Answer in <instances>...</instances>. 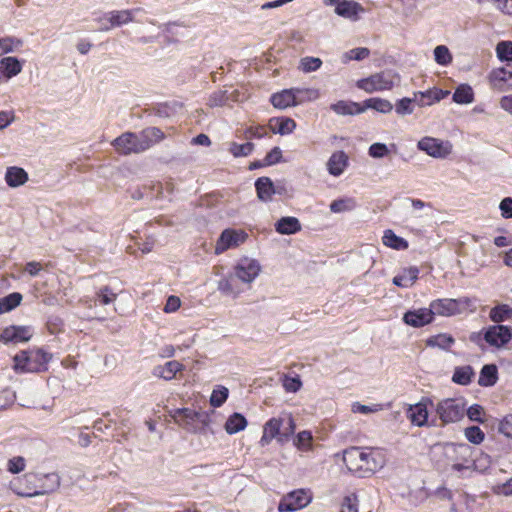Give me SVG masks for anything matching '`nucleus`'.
I'll return each instance as SVG.
<instances>
[{
  "mask_svg": "<svg viewBox=\"0 0 512 512\" xmlns=\"http://www.w3.org/2000/svg\"><path fill=\"white\" fill-rule=\"evenodd\" d=\"M435 411L443 425L456 423L465 415L466 402L463 398H446L436 404Z\"/></svg>",
  "mask_w": 512,
  "mask_h": 512,
  "instance_id": "nucleus-3",
  "label": "nucleus"
},
{
  "mask_svg": "<svg viewBox=\"0 0 512 512\" xmlns=\"http://www.w3.org/2000/svg\"><path fill=\"white\" fill-rule=\"evenodd\" d=\"M311 501L310 495L303 490L293 491L282 498L278 505L279 512H293L307 506Z\"/></svg>",
  "mask_w": 512,
  "mask_h": 512,
  "instance_id": "nucleus-6",
  "label": "nucleus"
},
{
  "mask_svg": "<svg viewBox=\"0 0 512 512\" xmlns=\"http://www.w3.org/2000/svg\"><path fill=\"white\" fill-rule=\"evenodd\" d=\"M141 139L147 142V149L150 148L153 144L158 143L162 139H164V133L157 127H149L144 129L140 133Z\"/></svg>",
  "mask_w": 512,
  "mask_h": 512,
  "instance_id": "nucleus-37",
  "label": "nucleus"
},
{
  "mask_svg": "<svg viewBox=\"0 0 512 512\" xmlns=\"http://www.w3.org/2000/svg\"><path fill=\"white\" fill-rule=\"evenodd\" d=\"M499 432L505 435L508 438H512V417L511 418H504L498 428Z\"/></svg>",
  "mask_w": 512,
  "mask_h": 512,
  "instance_id": "nucleus-61",
  "label": "nucleus"
},
{
  "mask_svg": "<svg viewBox=\"0 0 512 512\" xmlns=\"http://www.w3.org/2000/svg\"><path fill=\"white\" fill-rule=\"evenodd\" d=\"M364 103L365 107L372 108L381 113H389L393 109L392 104L388 100L382 98H370Z\"/></svg>",
  "mask_w": 512,
  "mask_h": 512,
  "instance_id": "nucleus-39",
  "label": "nucleus"
},
{
  "mask_svg": "<svg viewBox=\"0 0 512 512\" xmlns=\"http://www.w3.org/2000/svg\"><path fill=\"white\" fill-rule=\"evenodd\" d=\"M22 300V295L18 292L11 293L0 299V314L11 311L17 307Z\"/></svg>",
  "mask_w": 512,
  "mask_h": 512,
  "instance_id": "nucleus-38",
  "label": "nucleus"
},
{
  "mask_svg": "<svg viewBox=\"0 0 512 512\" xmlns=\"http://www.w3.org/2000/svg\"><path fill=\"white\" fill-rule=\"evenodd\" d=\"M282 159V151L279 147H274L265 157L264 164L267 166L279 163Z\"/></svg>",
  "mask_w": 512,
  "mask_h": 512,
  "instance_id": "nucleus-59",
  "label": "nucleus"
},
{
  "mask_svg": "<svg viewBox=\"0 0 512 512\" xmlns=\"http://www.w3.org/2000/svg\"><path fill=\"white\" fill-rule=\"evenodd\" d=\"M430 311L432 316H452L460 312L459 302L454 299H438L431 302Z\"/></svg>",
  "mask_w": 512,
  "mask_h": 512,
  "instance_id": "nucleus-11",
  "label": "nucleus"
},
{
  "mask_svg": "<svg viewBox=\"0 0 512 512\" xmlns=\"http://www.w3.org/2000/svg\"><path fill=\"white\" fill-rule=\"evenodd\" d=\"M24 468H25V460L23 457H20V456L14 457V458L10 459L8 462V470L13 474L23 471Z\"/></svg>",
  "mask_w": 512,
  "mask_h": 512,
  "instance_id": "nucleus-58",
  "label": "nucleus"
},
{
  "mask_svg": "<svg viewBox=\"0 0 512 512\" xmlns=\"http://www.w3.org/2000/svg\"><path fill=\"white\" fill-rule=\"evenodd\" d=\"M295 95V106L304 102L314 101L320 96L316 88H293Z\"/></svg>",
  "mask_w": 512,
  "mask_h": 512,
  "instance_id": "nucleus-28",
  "label": "nucleus"
},
{
  "mask_svg": "<svg viewBox=\"0 0 512 512\" xmlns=\"http://www.w3.org/2000/svg\"><path fill=\"white\" fill-rule=\"evenodd\" d=\"M362 11V6L355 1L342 0L337 2V6L335 7L337 15L352 20H357L359 12Z\"/></svg>",
  "mask_w": 512,
  "mask_h": 512,
  "instance_id": "nucleus-15",
  "label": "nucleus"
},
{
  "mask_svg": "<svg viewBox=\"0 0 512 512\" xmlns=\"http://www.w3.org/2000/svg\"><path fill=\"white\" fill-rule=\"evenodd\" d=\"M489 79L494 88L503 90L504 84L512 79V66L507 65L506 67L494 69L490 73Z\"/></svg>",
  "mask_w": 512,
  "mask_h": 512,
  "instance_id": "nucleus-17",
  "label": "nucleus"
},
{
  "mask_svg": "<svg viewBox=\"0 0 512 512\" xmlns=\"http://www.w3.org/2000/svg\"><path fill=\"white\" fill-rule=\"evenodd\" d=\"M147 142L141 139L140 134L124 133L114 140L116 150L124 155L139 153L147 150Z\"/></svg>",
  "mask_w": 512,
  "mask_h": 512,
  "instance_id": "nucleus-5",
  "label": "nucleus"
},
{
  "mask_svg": "<svg viewBox=\"0 0 512 512\" xmlns=\"http://www.w3.org/2000/svg\"><path fill=\"white\" fill-rule=\"evenodd\" d=\"M141 139L147 142V149L150 148L153 144L158 143L162 139H164V133L157 127H149L144 129L140 133Z\"/></svg>",
  "mask_w": 512,
  "mask_h": 512,
  "instance_id": "nucleus-36",
  "label": "nucleus"
},
{
  "mask_svg": "<svg viewBox=\"0 0 512 512\" xmlns=\"http://www.w3.org/2000/svg\"><path fill=\"white\" fill-rule=\"evenodd\" d=\"M228 100L227 91H216L209 98V105L211 107H217L224 105Z\"/></svg>",
  "mask_w": 512,
  "mask_h": 512,
  "instance_id": "nucleus-56",
  "label": "nucleus"
},
{
  "mask_svg": "<svg viewBox=\"0 0 512 512\" xmlns=\"http://www.w3.org/2000/svg\"><path fill=\"white\" fill-rule=\"evenodd\" d=\"M51 355L43 349L21 351L14 357V369L23 372H41L47 370Z\"/></svg>",
  "mask_w": 512,
  "mask_h": 512,
  "instance_id": "nucleus-2",
  "label": "nucleus"
},
{
  "mask_svg": "<svg viewBox=\"0 0 512 512\" xmlns=\"http://www.w3.org/2000/svg\"><path fill=\"white\" fill-rule=\"evenodd\" d=\"M412 99L411 98H403L396 104V112L398 114H411L413 109L411 107Z\"/></svg>",
  "mask_w": 512,
  "mask_h": 512,
  "instance_id": "nucleus-60",
  "label": "nucleus"
},
{
  "mask_svg": "<svg viewBox=\"0 0 512 512\" xmlns=\"http://www.w3.org/2000/svg\"><path fill=\"white\" fill-rule=\"evenodd\" d=\"M234 280H235L234 275H230L227 278L221 279L218 282L219 291H221L222 293H224L226 295H237L238 291L235 288Z\"/></svg>",
  "mask_w": 512,
  "mask_h": 512,
  "instance_id": "nucleus-49",
  "label": "nucleus"
},
{
  "mask_svg": "<svg viewBox=\"0 0 512 512\" xmlns=\"http://www.w3.org/2000/svg\"><path fill=\"white\" fill-rule=\"evenodd\" d=\"M433 316L430 308H421L418 310L408 311L404 314L403 321L413 327H422L431 323Z\"/></svg>",
  "mask_w": 512,
  "mask_h": 512,
  "instance_id": "nucleus-12",
  "label": "nucleus"
},
{
  "mask_svg": "<svg viewBox=\"0 0 512 512\" xmlns=\"http://www.w3.org/2000/svg\"><path fill=\"white\" fill-rule=\"evenodd\" d=\"M465 436L469 442L480 444L484 440V432L478 426H471L465 429Z\"/></svg>",
  "mask_w": 512,
  "mask_h": 512,
  "instance_id": "nucleus-50",
  "label": "nucleus"
},
{
  "mask_svg": "<svg viewBox=\"0 0 512 512\" xmlns=\"http://www.w3.org/2000/svg\"><path fill=\"white\" fill-rule=\"evenodd\" d=\"M497 56L502 61H512V42L502 41L496 47Z\"/></svg>",
  "mask_w": 512,
  "mask_h": 512,
  "instance_id": "nucleus-48",
  "label": "nucleus"
},
{
  "mask_svg": "<svg viewBox=\"0 0 512 512\" xmlns=\"http://www.w3.org/2000/svg\"><path fill=\"white\" fill-rule=\"evenodd\" d=\"M346 467L361 477L375 473L385 465V459L379 452L350 447L343 452Z\"/></svg>",
  "mask_w": 512,
  "mask_h": 512,
  "instance_id": "nucleus-1",
  "label": "nucleus"
},
{
  "mask_svg": "<svg viewBox=\"0 0 512 512\" xmlns=\"http://www.w3.org/2000/svg\"><path fill=\"white\" fill-rule=\"evenodd\" d=\"M500 210L503 217L512 218V198H504L500 203Z\"/></svg>",
  "mask_w": 512,
  "mask_h": 512,
  "instance_id": "nucleus-64",
  "label": "nucleus"
},
{
  "mask_svg": "<svg viewBox=\"0 0 512 512\" xmlns=\"http://www.w3.org/2000/svg\"><path fill=\"white\" fill-rule=\"evenodd\" d=\"M132 20L131 12L128 10L112 12L108 18L110 26H119Z\"/></svg>",
  "mask_w": 512,
  "mask_h": 512,
  "instance_id": "nucleus-45",
  "label": "nucleus"
},
{
  "mask_svg": "<svg viewBox=\"0 0 512 512\" xmlns=\"http://www.w3.org/2000/svg\"><path fill=\"white\" fill-rule=\"evenodd\" d=\"M5 180L8 186L18 187L28 180V175L24 169L13 166L7 169Z\"/></svg>",
  "mask_w": 512,
  "mask_h": 512,
  "instance_id": "nucleus-26",
  "label": "nucleus"
},
{
  "mask_svg": "<svg viewBox=\"0 0 512 512\" xmlns=\"http://www.w3.org/2000/svg\"><path fill=\"white\" fill-rule=\"evenodd\" d=\"M348 164V156L343 151L334 152L327 162V168L331 175L339 176Z\"/></svg>",
  "mask_w": 512,
  "mask_h": 512,
  "instance_id": "nucleus-18",
  "label": "nucleus"
},
{
  "mask_svg": "<svg viewBox=\"0 0 512 512\" xmlns=\"http://www.w3.org/2000/svg\"><path fill=\"white\" fill-rule=\"evenodd\" d=\"M180 305H181V301H180L179 297L173 296V295L169 296L167 301H166V304H165V307H164V311L166 313L175 312L176 310H178Z\"/></svg>",
  "mask_w": 512,
  "mask_h": 512,
  "instance_id": "nucleus-62",
  "label": "nucleus"
},
{
  "mask_svg": "<svg viewBox=\"0 0 512 512\" xmlns=\"http://www.w3.org/2000/svg\"><path fill=\"white\" fill-rule=\"evenodd\" d=\"M0 69L7 78H11L21 72L22 66L17 58L5 57L0 61Z\"/></svg>",
  "mask_w": 512,
  "mask_h": 512,
  "instance_id": "nucleus-29",
  "label": "nucleus"
},
{
  "mask_svg": "<svg viewBox=\"0 0 512 512\" xmlns=\"http://www.w3.org/2000/svg\"><path fill=\"white\" fill-rule=\"evenodd\" d=\"M341 512H358L355 497L347 496L343 499Z\"/></svg>",
  "mask_w": 512,
  "mask_h": 512,
  "instance_id": "nucleus-63",
  "label": "nucleus"
},
{
  "mask_svg": "<svg viewBox=\"0 0 512 512\" xmlns=\"http://www.w3.org/2000/svg\"><path fill=\"white\" fill-rule=\"evenodd\" d=\"M254 149V144L251 142H247L244 144L231 143L229 151L235 157L248 156Z\"/></svg>",
  "mask_w": 512,
  "mask_h": 512,
  "instance_id": "nucleus-46",
  "label": "nucleus"
},
{
  "mask_svg": "<svg viewBox=\"0 0 512 512\" xmlns=\"http://www.w3.org/2000/svg\"><path fill=\"white\" fill-rule=\"evenodd\" d=\"M511 336V330L507 326L495 325L485 331L484 340L489 345L499 348L507 344Z\"/></svg>",
  "mask_w": 512,
  "mask_h": 512,
  "instance_id": "nucleus-10",
  "label": "nucleus"
},
{
  "mask_svg": "<svg viewBox=\"0 0 512 512\" xmlns=\"http://www.w3.org/2000/svg\"><path fill=\"white\" fill-rule=\"evenodd\" d=\"M302 386L300 378L285 376L283 379V387L288 392H297Z\"/></svg>",
  "mask_w": 512,
  "mask_h": 512,
  "instance_id": "nucleus-55",
  "label": "nucleus"
},
{
  "mask_svg": "<svg viewBox=\"0 0 512 512\" xmlns=\"http://www.w3.org/2000/svg\"><path fill=\"white\" fill-rule=\"evenodd\" d=\"M97 297L101 304L108 305L116 300L117 294L109 286H104L97 292Z\"/></svg>",
  "mask_w": 512,
  "mask_h": 512,
  "instance_id": "nucleus-51",
  "label": "nucleus"
},
{
  "mask_svg": "<svg viewBox=\"0 0 512 512\" xmlns=\"http://www.w3.org/2000/svg\"><path fill=\"white\" fill-rule=\"evenodd\" d=\"M183 369L184 366L180 362L172 360L163 366L155 367L153 370V375L165 380H171L176 376L178 372L182 371Z\"/></svg>",
  "mask_w": 512,
  "mask_h": 512,
  "instance_id": "nucleus-20",
  "label": "nucleus"
},
{
  "mask_svg": "<svg viewBox=\"0 0 512 512\" xmlns=\"http://www.w3.org/2000/svg\"><path fill=\"white\" fill-rule=\"evenodd\" d=\"M275 230L279 234H295L301 230V224L296 217H282L275 223Z\"/></svg>",
  "mask_w": 512,
  "mask_h": 512,
  "instance_id": "nucleus-22",
  "label": "nucleus"
},
{
  "mask_svg": "<svg viewBox=\"0 0 512 512\" xmlns=\"http://www.w3.org/2000/svg\"><path fill=\"white\" fill-rule=\"evenodd\" d=\"M418 274L419 269L417 267L406 268L393 278V283L399 287H411L418 279Z\"/></svg>",
  "mask_w": 512,
  "mask_h": 512,
  "instance_id": "nucleus-24",
  "label": "nucleus"
},
{
  "mask_svg": "<svg viewBox=\"0 0 512 512\" xmlns=\"http://www.w3.org/2000/svg\"><path fill=\"white\" fill-rule=\"evenodd\" d=\"M490 318L496 323L512 319V308L507 305L497 306L490 311Z\"/></svg>",
  "mask_w": 512,
  "mask_h": 512,
  "instance_id": "nucleus-41",
  "label": "nucleus"
},
{
  "mask_svg": "<svg viewBox=\"0 0 512 512\" xmlns=\"http://www.w3.org/2000/svg\"><path fill=\"white\" fill-rule=\"evenodd\" d=\"M247 238V234L243 231H235L232 229L224 230L217 240L215 253L221 254L229 248L242 244Z\"/></svg>",
  "mask_w": 512,
  "mask_h": 512,
  "instance_id": "nucleus-8",
  "label": "nucleus"
},
{
  "mask_svg": "<svg viewBox=\"0 0 512 512\" xmlns=\"http://www.w3.org/2000/svg\"><path fill=\"white\" fill-rule=\"evenodd\" d=\"M322 65V60L318 57H304L299 62V70L304 73H310L318 70Z\"/></svg>",
  "mask_w": 512,
  "mask_h": 512,
  "instance_id": "nucleus-42",
  "label": "nucleus"
},
{
  "mask_svg": "<svg viewBox=\"0 0 512 512\" xmlns=\"http://www.w3.org/2000/svg\"><path fill=\"white\" fill-rule=\"evenodd\" d=\"M32 337L28 326H10L3 330L1 338L6 342H23Z\"/></svg>",
  "mask_w": 512,
  "mask_h": 512,
  "instance_id": "nucleus-13",
  "label": "nucleus"
},
{
  "mask_svg": "<svg viewBox=\"0 0 512 512\" xmlns=\"http://www.w3.org/2000/svg\"><path fill=\"white\" fill-rule=\"evenodd\" d=\"M498 380V369L494 364L484 365L480 371L478 384L482 387L493 386Z\"/></svg>",
  "mask_w": 512,
  "mask_h": 512,
  "instance_id": "nucleus-25",
  "label": "nucleus"
},
{
  "mask_svg": "<svg viewBox=\"0 0 512 512\" xmlns=\"http://www.w3.org/2000/svg\"><path fill=\"white\" fill-rule=\"evenodd\" d=\"M418 148L432 157L444 158L450 154L452 145L448 141L425 137L418 142Z\"/></svg>",
  "mask_w": 512,
  "mask_h": 512,
  "instance_id": "nucleus-7",
  "label": "nucleus"
},
{
  "mask_svg": "<svg viewBox=\"0 0 512 512\" xmlns=\"http://www.w3.org/2000/svg\"><path fill=\"white\" fill-rule=\"evenodd\" d=\"M269 127L274 133L285 135L293 132L296 123L288 117H277L270 120Z\"/></svg>",
  "mask_w": 512,
  "mask_h": 512,
  "instance_id": "nucleus-23",
  "label": "nucleus"
},
{
  "mask_svg": "<svg viewBox=\"0 0 512 512\" xmlns=\"http://www.w3.org/2000/svg\"><path fill=\"white\" fill-rule=\"evenodd\" d=\"M465 412H467V416L471 421H476L483 423L484 420L482 419V414L484 413V409L482 406L478 404H474L471 407H469Z\"/></svg>",
  "mask_w": 512,
  "mask_h": 512,
  "instance_id": "nucleus-57",
  "label": "nucleus"
},
{
  "mask_svg": "<svg viewBox=\"0 0 512 512\" xmlns=\"http://www.w3.org/2000/svg\"><path fill=\"white\" fill-rule=\"evenodd\" d=\"M331 109L338 114L342 115H353L355 113H361L364 108H361L357 103H347L345 101H339L331 105Z\"/></svg>",
  "mask_w": 512,
  "mask_h": 512,
  "instance_id": "nucleus-35",
  "label": "nucleus"
},
{
  "mask_svg": "<svg viewBox=\"0 0 512 512\" xmlns=\"http://www.w3.org/2000/svg\"><path fill=\"white\" fill-rule=\"evenodd\" d=\"M453 100L458 104H469L474 100L472 88L467 84L460 85L453 94Z\"/></svg>",
  "mask_w": 512,
  "mask_h": 512,
  "instance_id": "nucleus-34",
  "label": "nucleus"
},
{
  "mask_svg": "<svg viewBox=\"0 0 512 512\" xmlns=\"http://www.w3.org/2000/svg\"><path fill=\"white\" fill-rule=\"evenodd\" d=\"M247 426L246 418L240 413L230 415L225 423V430L228 434H235Z\"/></svg>",
  "mask_w": 512,
  "mask_h": 512,
  "instance_id": "nucleus-27",
  "label": "nucleus"
},
{
  "mask_svg": "<svg viewBox=\"0 0 512 512\" xmlns=\"http://www.w3.org/2000/svg\"><path fill=\"white\" fill-rule=\"evenodd\" d=\"M383 244L396 250H405L408 248V242L398 237L392 230H386L384 232Z\"/></svg>",
  "mask_w": 512,
  "mask_h": 512,
  "instance_id": "nucleus-32",
  "label": "nucleus"
},
{
  "mask_svg": "<svg viewBox=\"0 0 512 512\" xmlns=\"http://www.w3.org/2000/svg\"><path fill=\"white\" fill-rule=\"evenodd\" d=\"M228 397V389L222 387L220 390H214L210 397V404L213 407H220Z\"/></svg>",
  "mask_w": 512,
  "mask_h": 512,
  "instance_id": "nucleus-52",
  "label": "nucleus"
},
{
  "mask_svg": "<svg viewBox=\"0 0 512 512\" xmlns=\"http://www.w3.org/2000/svg\"><path fill=\"white\" fill-rule=\"evenodd\" d=\"M200 414L192 409L184 408L175 412L174 418L180 424H190L197 420Z\"/></svg>",
  "mask_w": 512,
  "mask_h": 512,
  "instance_id": "nucleus-40",
  "label": "nucleus"
},
{
  "mask_svg": "<svg viewBox=\"0 0 512 512\" xmlns=\"http://www.w3.org/2000/svg\"><path fill=\"white\" fill-rule=\"evenodd\" d=\"M280 419L283 421V426L281 427V438H279V441L283 442L287 441L288 438L294 434L295 423L291 415H285L280 417Z\"/></svg>",
  "mask_w": 512,
  "mask_h": 512,
  "instance_id": "nucleus-44",
  "label": "nucleus"
},
{
  "mask_svg": "<svg viewBox=\"0 0 512 512\" xmlns=\"http://www.w3.org/2000/svg\"><path fill=\"white\" fill-rule=\"evenodd\" d=\"M257 196L261 201L267 202L276 193L273 182L269 177H260L255 182Z\"/></svg>",
  "mask_w": 512,
  "mask_h": 512,
  "instance_id": "nucleus-19",
  "label": "nucleus"
},
{
  "mask_svg": "<svg viewBox=\"0 0 512 512\" xmlns=\"http://www.w3.org/2000/svg\"><path fill=\"white\" fill-rule=\"evenodd\" d=\"M260 265L256 260L244 258L235 266L234 277L245 283H251L259 274Z\"/></svg>",
  "mask_w": 512,
  "mask_h": 512,
  "instance_id": "nucleus-9",
  "label": "nucleus"
},
{
  "mask_svg": "<svg viewBox=\"0 0 512 512\" xmlns=\"http://www.w3.org/2000/svg\"><path fill=\"white\" fill-rule=\"evenodd\" d=\"M282 426L283 421L280 419V417L270 419L264 425L263 435L261 437L260 443L264 446L267 445L275 437H278V439L281 438Z\"/></svg>",
  "mask_w": 512,
  "mask_h": 512,
  "instance_id": "nucleus-16",
  "label": "nucleus"
},
{
  "mask_svg": "<svg viewBox=\"0 0 512 512\" xmlns=\"http://www.w3.org/2000/svg\"><path fill=\"white\" fill-rule=\"evenodd\" d=\"M454 343V338L449 334L434 335L426 340L428 347H438L443 350H448Z\"/></svg>",
  "mask_w": 512,
  "mask_h": 512,
  "instance_id": "nucleus-31",
  "label": "nucleus"
},
{
  "mask_svg": "<svg viewBox=\"0 0 512 512\" xmlns=\"http://www.w3.org/2000/svg\"><path fill=\"white\" fill-rule=\"evenodd\" d=\"M270 101L272 105L278 109H285L290 106H295V95L293 93V88L274 93L271 96Z\"/></svg>",
  "mask_w": 512,
  "mask_h": 512,
  "instance_id": "nucleus-21",
  "label": "nucleus"
},
{
  "mask_svg": "<svg viewBox=\"0 0 512 512\" xmlns=\"http://www.w3.org/2000/svg\"><path fill=\"white\" fill-rule=\"evenodd\" d=\"M356 207V203L352 198L334 200L330 204V210L334 213L350 211Z\"/></svg>",
  "mask_w": 512,
  "mask_h": 512,
  "instance_id": "nucleus-43",
  "label": "nucleus"
},
{
  "mask_svg": "<svg viewBox=\"0 0 512 512\" xmlns=\"http://www.w3.org/2000/svg\"><path fill=\"white\" fill-rule=\"evenodd\" d=\"M409 418L417 426H423L428 419L427 407L423 403H418L410 408Z\"/></svg>",
  "mask_w": 512,
  "mask_h": 512,
  "instance_id": "nucleus-30",
  "label": "nucleus"
},
{
  "mask_svg": "<svg viewBox=\"0 0 512 512\" xmlns=\"http://www.w3.org/2000/svg\"><path fill=\"white\" fill-rule=\"evenodd\" d=\"M434 57L435 61L440 65H447L452 61V55L444 45H439L434 49Z\"/></svg>",
  "mask_w": 512,
  "mask_h": 512,
  "instance_id": "nucleus-47",
  "label": "nucleus"
},
{
  "mask_svg": "<svg viewBox=\"0 0 512 512\" xmlns=\"http://www.w3.org/2000/svg\"><path fill=\"white\" fill-rule=\"evenodd\" d=\"M474 376L473 368L469 365L457 367L454 371L452 380L460 385H468Z\"/></svg>",
  "mask_w": 512,
  "mask_h": 512,
  "instance_id": "nucleus-33",
  "label": "nucleus"
},
{
  "mask_svg": "<svg viewBox=\"0 0 512 512\" xmlns=\"http://www.w3.org/2000/svg\"><path fill=\"white\" fill-rule=\"evenodd\" d=\"M398 80L399 77L392 71H383L359 80L357 86L368 93H372L374 91L389 90Z\"/></svg>",
  "mask_w": 512,
  "mask_h": 512,
  "instance_id": "nucleus-4",
  "label": "nucleus"
},
{
  "mask_svg": "<svg viewBox=\"0 0 512 512\" xmlns=\"http://www.w3.org/2000/svg\"><path fill=\"white\" fill-rule=\"evenodd\" d=\"M389 153L388 147L383 143H374L369 147V155L372 158H383Z\"/></svg>",
  "mask_w": 512,
  "mask_h": 512,
  "instance_id": "nucleus-54",
  "label": "nucleus"
},
{
  "mask_svg": "<svg viewBox=\"0 0 512 512\" xmlns=\"http://www.w3.org/2000/svg\"><path fill=\"white\" fill-rule=\"evenodd\" d=\"M47 483L42 485V490H35L33 492H21L16 491L19 496L22 497H34L38 495H44L56 491L60 487V476L56 473L46 474L44 476Z\"/></svg>",
  "mask_w": 512,
  "mask_h": 512,
  "instance_id": "nucleus-14",
  "label": "nucleus"
},
{
  "mask_svg": "<svg viewBox=\"0 0 512 512\" xmlns=\"http://www.w3.org/2000/svg\"><path fill=\"white\" fill-rule=\"evenodd\" d=\"M370 55V50L366 47H358L351 49L345 54L347 60H363Z\"/></svg>",
  "mask_w": 512,
  "mask_h": 512,
  "instance_id": "nucleus-53",
  "label": "nucleus"
}]
</instances>
